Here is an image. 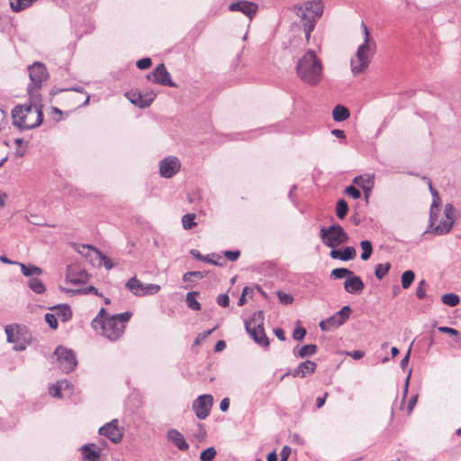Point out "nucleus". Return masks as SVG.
<instances>
[{
	"label": "nucleus",
	"instance_id": "f257e3e1",
	"mask_svg": "<svg viewBox=\"0 0 461 461\" xmlns=\"http://www.w3.org/2000/svg\"><path fill=\"white\" fill-rule=\"evenodd\" d=\"M13 124L22 131L39 127L43 122L42 107L29 104H17L12 109Z\"/></svg>",
	"mask_w": 461,
	"mask_h": 461
},
{
	"label": "nucleus",
	"instance_id": "f03ea898",
	"mask_svg": "<svg viewBox=\"0 0 461 461\" xmlns=\"http://www.w3.org/2000/svg\"><path fill=\"white\" fill-rule=\"evenodd\" d=\"M296 70L302 81L311 86H315L321 80L322 64L313 50H308L299 59Z\"/></svg>",
	"mask_w": 461,
	"mask_h": 461
},
{
	"label": "nucleus",
	"instance_id": "7ed1b4c3",
	"mask_svg": "<svg viewBox=\"0 0 461 461\" xmlns=\"http://www.w3.org/2000/svg\"><path fill=\"white\" fill-rule=\"evenodd\" d=\"M294 11L303 23L305 38L309 41L317 20L322 15L323 5L321 1H307L303 5H294Z\"/></svg>",
	"mask_w": 461,
	"mask_h": 461
},
{
	"label": "nucleus",
	"instance_id": "20e7f679",
	"mask_svg": "<svg viewBox=\"0 0 461 461\" xmlns=\"http://www.w3.org/2000/svg\"><path fill=\"white\" fill-rule=\"evenodd\" d=\"M132 316L131 312L113 314L106 318L95 330L111 341L118 340L124 333L126 323Z\"/></svg>",
	"mask_w": 461,
	"mask_h": 461
},
{
	"label": "nucleus",
	"instance_id": "39448f33",
	"mask_svg": "<svg viewBox=\"0 0 461 461\" xmlns=\"http://www.w3.org/2000/svg\"><path fill=\"white\" fill-rule=\"evenodd\" d=\"M264 313L263 312H256L252 316L245 321V328L250 338L261 347L267 348L269 346V339L265 333L263 327Z\"/></svg>",
	"mask_w": 461,
	"mask_h": 461
},
{
	"label": "nucleus",
	"instance_id": "423d86ee",
	"mask_svg": "<svg viewBox=\"0 0 461 461\" xmlns=\"http://www.w3.org/2000/svg\"><path fill=\"white\" fill-rule=\"evenodd\" d=\"M320 237L322 243L332 249L348 242V233L339 224H332L330 227H321L320 230Z\"/></svg>",
	"mask_w": 461,
	"mask_h": 461
},
{
	"label": "nucleus",
	"instance_id": "0eeeda50",
	"mask_svg": "<svg viewBox=\"0 0 461 461\" xmlns=\"http://www.w3.org/2000/svg\"><path fill=\"white\" fill-rule=\"evenodd\" d=\"M362 27L365 33V42L358 47L356 59L351 60V70L355 75L363 72L369 64V32L365 23H362Z\"/></svg>",
	"mask_w": 461,
	"mask_h": 461
},
{
	"label": "nucleus",
	"instance_id": "6e6552de",
	"mask_svg": "<svg viewBox=\"0 0 461 461\" xmlns=\"http://www.w3.org/2000/svg\"><path fill=\"white\" fill-rule=\"evenodd\" d=\"M31 84L28 85L27 91L30 95H34V91L41 87L44 81L49 77L47 68L43 63L34 62L28 67Z\"/></svg>",
	"mask_w": 461,
	"mask_h": 461
},
{
	"label": "nucleus",
	"instance_id": "1a4fd4ad",
	"mask_svg": "<svg viewBox=\"0 0 461 461\" xmlns=\"http://www.w3.org/2000/svg\"><path fill=\"white\" fill-rule=\"evenodd\" d=\"M125 287L138 297L154 295L158 294L161 289L160 285L156 284H144L140 282L136 276L130 278L126 282Z\"/></svg>",
	"mask_w": 461,
	"mask_h": 461
},
{
	"label": "nucleus",
	"instance_id": "9d476101",
	"mask_svg": "<svg viewBox=\"0 0 461 461\" xmlns=\"http://www.w3.org/2000/svg\"><path fill=\"white\" fill-rule=\"evenodd\" d=\"M54 355L57 357L59 367L63 372L69 373L77 366V361L75 353L71 349L59 346L55 349Z\"/></svg>",
	"mask_w": 461,
	"mask_h": 461
},
{
	"label": "nucleus",
	"instance_id": "9b49d317",
	"mask_svg": "<svg viewBox=\"0 0 461 461\" xmlns=\"http://www.w3.org/2000/svg\"><path fill=\"white\" fill-rule=\"evenodd\" d=\"M212 404V395L202 394L193 402L192 409L199 420H204L209 416Z\"/></svg>",
	"mask_w": 461,
	"mask_h": 461
},
{
	"label": "nucleus",
	"instance_id": "f8f14e48",
	"mask_svg": "<svg viewBox=\"0 0 461 461\" xmlns=\"http://www.w3.org/2000/svg\"><path fill=\"white\" fill-rule=\"evenodd\" d=\"M98 433L115 444L120 443L123 438V430L119 427V420L117 419L102 426Z\"/></svg>",
	"mask_w": 461,
	"mask_h": 461
},
{
	"label": "nucleus",
	"instance_id": "ddd939ff",
	"mask_svg": "<svg viewBox=\"0 0 461 461\" xmlns=\"http://www.w3.org/2000/svg\"><path fill=\"white\" fill-rule=\"evenodd\" d=\"M180 167V160L176 157L169 156L159 162V174L164 178H171L178 173Z\"/></svg>",
	"mask_w": 461,
	"mask_h": 461
},
{
	"label": "nucleus",
	"instance_id": "4468645a",
	"mask_svg": "<svg viewBox=\"0 0 461 461\" xmlns=\"http://www.w3.org/2000/svg\"><path fill=\"white\" fill-rule=\"evenodd\" d=\"M149 81L162 86L175 87L176 84L172 81L169 73L167 71L163 63L158 65L153 72L147 76Z\"/></svg>",
	"mask_w": 461,
	"mask_h": 461
},
{
	"label": "nucleus",
	"instance_id": "2eb2a0df",
	"mask_svg": "<svg viewBox=\"0 0 461 461\" xmlns=\"http://www.w3.org/2000/svg\"><path fill=\"white\" fill-rule=\"evenodd\" d=\"M229 10L230 12H240L251 21L258 10V5L254 2L240 0L231 3L229 5Z\"/></svg>",
	"mask_w": 461,
	"mask_h": 461
},
{
	"label": "nucleus",
	"instance_id": "dca6fc26",
	"mask_svg": "<svg viewBox=\"0 0 461 461\" xmlns=\"http://www.w3.org/2000/svg\"><path fill=\"white\" fill-rule=\"evenodd\" d=\"M167 438L180 451H186L189 449V444L186 442L185 437L176 429H170L167 431Z\"/></svg>",
	"mask_w": 461,
	"mask_h": 461
},
{
	"label": "nucleus",
	"instance_id": "f3484780",
	"mask_svg": "<svg viewBox=\"0 0 461 461\" xmlns=\"http://www.w3.org/2000/svg\"><path fill=\"white\" fill-rule=\"evenodd\" d=\"M344 288L348 294H360L365 288V284L359 276L353 274L344 282Z\"/></svg>",
	"mask_w": 461,
	"mask_h": 461
},
{
	"label": "nucleus",
	"instance_id": "a211bd4d",
	"mask_svg": "<svg viewBox=\"0 0 461 461\" xmlns=\"http://www.w3.org/2000/svg\"><path fill=\"white\" fill-rule=\"evenodd\" d=\"M85 461H98L101 448L95 444H86L79 448Z\"/></svg>",
	"mask_w": 461,
	"mask_h": 461
},
{
	"label": "nucleus",
	"instance_id": "6ab92c4d",
	"mask_svg": "<svg viewBox=\"0 0 461 461\" xmlns=\"http://www.w3.org/2000/svg\"><path fill=\"white\" fill-rule=\"evenodd\" d=\"M356 255V249L351 246H348L342 250L334 249L330 253V258L342 261L351 260L355 258Z\"/></svg>",
	"mask_w": 461,
	"mask_h": 461
},
{
	"label": "nucleus",
	"instance_id": "aec40b11",
	"mask_svg": "<svg viewBox=\"0 0 461 461\" xmlns=\"http://www.w3.org/2000/svg\"><path fill=\"white\" fill-rule=\"evenodd\" d=\"M50 310L56 314V318H59L63 322H67L72 318V311L68 304L62 303L54 305Z\"/></svg>",
	"mask_w": 461,
	"mask_h": 461
},
{
	"label": "nucleus",
	"instance_id": "412c9836",
	"mask_svg": "<svg viewBox=\"0 0 461 461\" xmlns=\"http://www.w3.org/2000/svg\"><path fill=\"white\" fill-rule=\"evenodd\" d=\"M81 247L83 249L92 250L96 255V258L99 259V266H104L107 270L113 268L114 264L113 263L112 259L103 254L98 249L92 245L85 244L81 245Z\"/></svg>",
	"mask_w": 461,
	"mask_h": 461
},
{
	"label": "nucleus",
	"instance_id": "4be33fe9",
	"mask_svg": "<svg viewBox=\"0 0 461 461\" xmlns=\"http://www.w3.org/2000/svg\"><path fill=\"white\" fill-rule=\"evenodd\" d=\"M454 225V220H444L441 221L437 226L429 228L425 233H432L434 235H444L448 233Z\"/></svg>",
	"mask_w": 461,
	"mask_h": 461
},
{
	"label": "nucleus",
	"instance_id": "5701e85b",
	"mask_svg": "<svg viewBox=\"0 0 461 461\" xmlns=\"http://www.w3.org/2000/svg\"><path fill=\"white\" fill-rule=\"evenodd\" d=\"M5 331L9 343L14 344L22 336H23V329L18 325H7Z\"/></svg>",
	"mask_w": 461,
	"mask_h": 461
},
{
	"label": "nucleus",
	"instance_id": "b1692460",
	"mask_svg": "<svg viewBox=\"0 0 461 461\" xmlns=\"http://www.w3.org/2000/svg\"><path fill=\"white\" fill-rule=\"evenodd\" d=\"M341 325H343V323L338 318V315L336 313H334L332 316L325 320H322L319 324L321 330L323 331H330L332 329L339 328Z\"/></svg>",
	"mask_w": 461,
	"mask_h": 461
},
{
	"label": "nucleus",
	"instance_id": "393cba45",
	"mask_svg": "<svg viewBox=\"0 0 461 461\" xmlns=\"http://www.w3.org/2000/svg\"><path fill=\"white\" fill-rule=\"evenodd\" d=\"M374 176H368L367 177L357 176L353 179V183L361 187L364 193H371L374 186Z\"/></svg>",
	"mask_w": 461,
	"mask_h": 461
},
{
	"label": "nucleus",
	"instance_id": "a878e982",
	"mask_svg": "<svg viewBox=\"0 0 461 461\" xmlns=\"http://www.w3.org/2000/svg\"><path fill=\"white\" fill-rule=\"evenodd\" d=\"M18 265L20 266L23 275L30 278L41 276L43 273L42 268L34 265H26L23 263H18Z\"/></svg>",
	"mask_w": 461,
	"mask_h": 461
},
{
	"label": "nucleus",
	"instance_id": "bb28decb",
	"mask_svg": "<svg viewBox=\"0 0 461 461\" xmlns=\"http://www.w3.org/2000/svg\"><path fill=\"white\" fill-rule=\"evenodd\" d=\"M349 115V110L342 104H337L332 111V117L335 122H344Z\"/></svg>",
	"mask_w": 461,
	"mask_h": 461
},
{
	"label": "nucleus",
	"instance_id": "cd10ccee",
	"mask_svg": "<svg viewBox=\"0 0 461 461\" xmlns=\"http://www.w3.org/2000/svg\"><path fill=\"white\" fill-rule=\"evenodd\" d=\"M28 286L37 294H42L46 291L45 285L37 276L29 278Z\"/></svg>",
	"mask_w": 461,
	"mask_h": 461
},
{
	"label": "nucleus",
	"instance_id": "c85d7f7f",
	"mask_svg": "<svg viewBox=\"0 0 461 461\" xmlns=\"http://www.w3.org/2000/svg\"><path fill=\"white\" fill-rule=\"evenodd\" d=\"M317 352V346L315 344H307L302 347L297 352L294 349V354L298 357H306L312 356Z\"/></svg>",
	"mask_w": 461,
	"mask_h": 461
},
{
	"label": "nucleus",
	"instance_id": "c756f323",
	"mask_svg": "<svg viewBox=\"0 0 461 461\" xmlns=\"http://www.w3.org/2000/svg\"><path fill=\"white\" fill-rule=\"evenodd\" d=\"M300 369L303 371V377H306L308 375L313 374L316 370L317 365L315 362L306 360L298 365Z\"/></svg>",
	"mask_w": 461,
	"mask_h": 461
},
{
	"label": "nucleus",
	"instance_id": "7c9ffc66",
	"mask_svg": "<svg viewBox=\"0 0 461 461\" xmlns=\"http://www.w3.org/2000/svg\"><path fill=\"white\" fill-rule=\"evenodd\" d=\"M197 295V292H189L186 294V304L191 310L199 311L201 309V304L196 300Z\"/></svg>",
	"mask_w": 461,
	"mask_h": 461
},
{
	"label": "nucleus",
	"instance_id": "2f4dec72",
	"mask_svg": "<svg viewBox=\"0 0 461 461\" xmlns=\"http://www.w3.org/2000/svg\"><path fill=\"white\" fill-rule=\"evenodd\" d=\"M360 246H361V249H362V253H361V259L362 260H368L372 255V252H373V246H372V243L371 241L366 240H362L360 242Z\"/></svg>",
	"mask_w": 461,
	"mask_h": 461
},
{
	"label": "nucleus",
	"instance_id": "473e14b6",
	"mask_svg": "<svg viewBox=\"0 0 461 461\" xmlns=\"http://www.w3.org/2000/svg\"><path fill=\"white\" fill-rule=\"evenodd\" d=\"M441 301L444 304L447 306L455 307L459 303L460 298L457 294L449 293L443 294L441 297Z\"/></svg>",
	"mask_w": 461,
	"mask_h": 461
},
{
	"label": "nucleus",
	"instance_id": "72a5a7b5",
	"mask_svg": "<svg viewBox=\"0 0 461 461\" xmlns=\"http://www.w3.org/2000/svg\"><path fill=\"white\" fill-rule=\"evenodd\" d=\"M415 274L412 270H406L402 275V286L403 289H408L414 281Z\"/></svg>",
	"mask_w": 461,
	"mask_h": 461
},
{
	"label": "nucleus",
	"instance_id": "f704fd0d",
	"mask_svg": "<svg viewBox=\"0 0 461 461\" xmlns=\"http://www.w3.org/2000/svg\"><path fill=\"white\" fill-rule=\"evenodd\" d=\"M348 212V206L345 200L339 199L336 204V214L339 219H344Z\"/></svg>",
	"mask_w": 461,
	"mask_h": 461
},
{
	"label": "nucleus",
	"instance_id": "c9c22d12",
	"mask_svg": "<svg viewBox=\"0 0 461 461\" xmlns=\"http://www.w3.org/2000/svg\"><path fill=\"white\" fill-rule=\"evenodd\" d=\"M111 316L112 315H109L104 308H101L98 314L95 316V318L91 322L92 328L94 330L96 329L104 321H106V318L111 317Z\"/></svg>",
	"mask_w": 461,
	"mask_h": 461
},
{
	"label": "nucleus",
	"instance_id": "e433bc0d",
	"mask_svg": "<svg viewBox=\"0 0 461 461\" xmlns=\"http://www.w3.org/2000/svg\"><path fill=\"white\" fill-rule=\"evenodd\" d=\"M353 275V272L345 267L335 268L331 271L330 276L334 279H341L344 277H349Z\"/></svg>",
	"mask_w": 461,
	"mask_h": 461
},
{
	"label": "nucleus",
	"instance_id": "4c0bfd02",
	"mask_svg": "<svg viewBox=\"0 0 461 461\" xmlns=\"http://www.w3.org/2000/svg\"><path fill=\"white\" fill-rule=\"evenodd\" d=\"M154 99V95H151L149 98H143L141 95L139 94L137 99H130L132 104L138 105L140 108L149 107Z\"/></svg>",
	"mask_w": 461,
	"mask_h": 461
},
{
	"label": "nucleus",
	"instance_id": "58836bf2",
	"mask_svg": "<svg viewBox=\"0 0 461 461\" xmlns=\"http://www.w3.org/2000/svg\"><path fill=\"white\" fill-rule=\"evenodd\" d=\"M391 268L390 263L378 264L375 266V275L377 279H383Z\"/></svg>",
	"mask_w": 461,
	"mask_h": 461
},
{
	"label": "nucleus",
	"instance_id": "ea45409f",
	"mask_svg": "<svg viewBox=\"0 0 461 461\" xmlns=\"http://www.w3.org/2000/svg\"><path fill=\"white\" fill-rule=\"evenodd\" d=\"M439 204L437 202L436 199H433V202L430 206V212H429V228H432L435 225V222L438 218V212L439 211L438 208Z\"/></svg>",
	"mask_w": 461,
	"mask_h": 461
},
{
	"label": "nucleus",
	"instance_id": "a19ab883",
	"mask_svg": "<svg viewBox=\"0 0 461 461\" xmlns=\"http://www.w3.org/2000/svg\"><path fill=\"white\" fill-rule=\"evenodd\" d=\"M182 224L185 230H191L196 226L195 214L187 213L182 217Z\"/></svg>",
	"mask_w": 461,
	"mask_h": 461
},
{
	"label": "nucleus",
	"instance_id": "79ce46f5",
	"mask_svg": "<svg viewBox=\"0 0 461 461\" xmlns=\"http://www.w3.org/2000/svg\"><path fill=\"white\" fill-rule=\"evenodd\" d=\"M68 381H58L56 384L50 387V393L56 398H61V391L63 390V384H67Z\"/></svg>",
	"mask_w": 461,
	"mask_h": 461
},
{
	"label": "nucleus",
	"instance_id": "37998d69",
	"mask_svg": "<svg viewBox=\"0 0 461 461\" xmlns=\"http://www.w3.org/2000/svg\"><path fill=\"white\" fill-rule=\"evenodd\" d=\"M217 452L213 447H207L203 450L200 454L201 461H212L216 456Z\"/></svg>",
	"mask_w": 461,
	"mask_h": 461
},
{
	"label": "nucleus",
	"instance_id": "c03bdc74",
	"mask_svg": "<svg viewBox=\"0 0 461 461\" xmlns=\"http://www.w3.org/2000/svg\"><path fill=\"white\" fill-rule=\"evenodd\" d=\"M276 295L279 302L284 305H289L294 302V297L290 294H285L279 290L276 292Z\"/></svg>",
	"mask_w": 461,
	"mask_h": 461
},
{
	"label": "nucleus",
	"instance_id": "a18cd8bd",
	"mask_svg": "<svg viewBox=\"0 0 461 461\" xmlns=\"http://www.w3.org/2000/svg\"><path fill=\"white\" fill-rule=\"evenodd\" d=\"M202 279L204 277V274L201 271H189L184 274L183 281L184 282H192L193 278Z\"/></svg>",
	"mask_w": 461,
	"mask_h": 461
},
{
	"label": "nucleus",
	"instance_id": "49530a36",
	"mask_svg": "<svg viewBox=\"0 0 461 461\" xmlns=\"http://www.w3.org/2000/svg\"><path fill=\"white\" fill-rule=\"evenodd\" d=\"M350 313L351 308L348 305L342 307L339 312H336L338 318L342 321L343 324L347 321Z\"/></svg>",
	"mask_w": 461,
	"mask_h": 461
},
{
	"label": "nucleus",
	"instance_id": "de8ad7c7",
	"mask_svg": "<svg viewBox=\"0 0 461 461\" xmlns=\"http://www.w3.org/2000/svg\"><path fill=\"white\" fill-rule=\"evenodd\" d=\"M191 254L192 256L196 258V259H199V260H202L203 262H206V263H209V264H212V265H214V266H221V263H219L218 261H210L209 260V255L208 256H202L201 253L196 250V249H192L191 250Z\"/></svg>",
	"mask_w": 461,
	"mask_h": 461
},
{
	"label": "nucleus",
	"instance_id": "09e8293b",
	"mask_svg": "<svg viewBox=\"0 0 461 461\" xmlns=\"http://www.w3.org/2000/svg\"><path fill=\"white\" fill-rule=\"evenodd\" d=\"M44 320L51 329L56 330L58 328V320L56 318V314L53 312H47L44 316Z\"/></svg>",
	"mask_w": 461,
	"mask_h": 461
},
{
	"label": "nucleus",
	"instance_id": "8fccbe9b",
	"mask_svg": "<svg viewBox=\"0 0 461 461\" xmlns=\"http://www.w3.org/2000/svg\"><path fill=\"white\" fill-rule=\"evenodd\" d=\"M345 193L354 199H358L361 196V192L353 185H348L345 189Z\"/></svg>",
	"mask_w": 461,
	"mask_h": 461
},
{
	"label": "nucleus",
	"instance_id": "3c124183",
	"mask_svg": "<svg viewBox=\"0 0 461 461\" xmlns=\"http://www.w3.org/2000/svg\"><path fill=\"white\" fill-rule=\"evenodd\" d=\"M151 64L152 61L150 58H143L137 61L136 66L139 69L144 70L148 69L151 66Z\"/></svg>",
	"mask_w": 461,
	"mask_h": 461
},
{
	"label": "nucleus",
	"instance_id": "603ef678",
	"mask_svg": "<svg viewBox=\"0 0 461 461\" xmlns=\"http://www.w3.org/2000/svg\"><path fill=\"white\" fill-rule=\"evenodd\" d=\"M306 335V330L303 327H297L293 332V338L295 340H302Z\"/></svg>",
	"mask_w": 461,
	"mask_h": 461
},
{
	"label": "nucleus",
	"instance_id": "864d4df0",
	"mask_svg": "<svg viewBox=\"0 0 461 461\" xmlns=\"http://www.w3.org/2000/svg\"><path fill=\"white\" fill-rule=\"evenodd\" d=\"M27 345L28 341L23 336H22L21 339L14 343V349L15 351H23L27 348Z\"/></svg>",
	"mask_w": 461,
	"mask_h": 461
},
{
	"label": "nucleus",
	"instance_id": "5fc2aeb1",
	"mask_svg": "<svg viewBox=\"0 0 461 461\" xmlns=\"http://www.w3.org/2000/svg\"><path fill=\"white\" fill-rule=\"evenodd\" d=\"M224 256L230 261H236L240 256V250H226V251H224Z\"/></svg>",
	"mask_w": 461,
	"mask_h": 461
},
{
	"label": "nucleus",
	"instance_id": "6e6d98bb",
	"mask_svg": "<svg viewBox=\"0 0 461 461\" xmlns=\"http://www.w3.org/2000/svg\"><path fill=\"white\" fill-rule=\"evenodd\" d=\"M217 303L221 307H227L230 303V298L228 294H219L217 297Z\"/></svg>",
	"mask_w": 461,
	"mask_h": 461
},
{
	"label": "nucleus",
	"instance_id": "4d7b16f0",
	"mask_svg": "<svg viewBox=\"0 0 461 461\" xmlns=\"http://www.w3.org/2000/svg\"><path fill=\"white\" fill-rule=\"evenodd\" d=\"M454 207L451 203H447L444 209V214L446 219L454 220Z\"/></svg>",
	"mask_w": 461,
	"mask_h": 461
},
{
	"label": "nucleus",
	"instance_id": "13d9d810",
	"mask_svg": "<svg viewBox=\"0 0 461 461\" xmlns=\"http://www.w3.org/2000/svg\"><path fill=\"white\" fill-rule=\"evenodd\" d=\"M438 331L453 336L458 335V330L450 327L441 326L438 328Z\"/></svg>",
	"mask_w": 461,
	"mask_h": 461
},
{
	"label": "nucleus",
	"instance_id": "bf43d9fd",
	"mask_svg": "<svg viewBox=\"0 0 461 461\" xmlns=\"http://www.w3.org/2000/svg\"><path fill=\"white\" fill-rule=\"evenodd\" d=\"M291 447L288 446H285L280 452L281 461H287L289 456L291 455Z\"/></svg>",
	"mask_w": 461,
	"mask_h": 461
},
{
	"label": "nucleus",
	"instance_id": "052dcab7",
	"mask_svg": "<svg viewBox=\"0 0 461 461\" xmlns=\"http://www.w3.org/2000/svg\"><path fill=\"white\" fill-rule=\"evenodd\" d=\"M412 344H413V342H411V344L410 345V348H409L405 357L401 360L400 366L402 369L406 368L409 364V359H410Z\"/></svg>",
	"mask_w": 461,
	"mask_h": 461
},
{
	"label": "nucleus",
	"instance_id": "680f3d73",
	"mask_svg": "<svg viewBox=\"0 0 461 461\" xmlns=\"http://www.w3.org/2000/svg\"><path fill=\"white\" fill-rule=\"evenodd\" d=\"M418 402V394L412 395L408 402V413L410 414Z\"/></svg>",
	"mask_w": 461,
	"mask_h": 461
},
{
	"label": "nucleus",
	"instance_id": "e2e57ef3",
	"mask_svg": "<svg viewBox=\"0 0 461 461\" xmlns=\"http://www.w3.org/2000/svg\"><path fill=\"white\" fill-rule=\"evenodd\" d=\"M353 359L358 360L361 359L365 356V352L362 350H354L348 353Z\"/></svg>",
	"mask_w": 461,
	"mask_h": 461
},
{
	"label": "nucleus",
	"instance_id": "0e129e2a",
	"mask_svg": "<svg viewBox=\"0 0 461 461\" xmlns=\"http://www.w3.org/2000/svg\"><path fill=\"white\" fill-rule=\"evenodd\" d=\"M230 407V399L229 398H223L220 402V410L221 411H227Z\"/></svg>",
	"mask_w": 461,
	"mask_h": 461
},
{
	"label": "nucleus",
	"instance_id": "69168bd1",
	"mask_svg": "<svg viewBox=\"0 0 461 461\" xmlns=\"http://www.w3.org/2000/svg\"><path fill=\"white\" fill-rule=\"evenodd\" d=\"M303 371H302V370L300 369V367H299V366H297L294 370H293V371H289V372L285 373V375L284 376H286V375H293L294 377H302V378H303Z\"/></svg>",
	"mask_w": 461,
	"mask_h": 461
},
{
	"label": "nucleus",
	"instance_id": "338daca9",
	"mask_svg": "<svg viewBox=\"0 0 461 461\" xmlns=\"http://www.w3.org/2000/svg\"><path fill=\"white\" fill-rule=\"evenodd\" d=\"M275 335L277 337L278 339L284 341L285 340V331L281 328H276L274 330Z\"/></svg>",
	"mask_w": 461,
	"mask_h": 461
},
{
	"label": "nucleus",
	"instance_id": "774afa93",
	"mask_svg": "<svg viewBox=\"0 0 461 461\" xmlns=\"http://www.w3.org/2000/svg\"><path fill=\"white\" fill-rule=\"evenodd\" d=\"M327 396H328V393H324V395H323V397H321V396H320V397H318V398L316 399V407H317L318 409L321 408V407L325 404V402H326V398H327Z\"/></svg>",
	"mask_w": 461,
	"mask_h": 461
}]
</instances>
